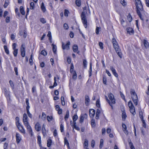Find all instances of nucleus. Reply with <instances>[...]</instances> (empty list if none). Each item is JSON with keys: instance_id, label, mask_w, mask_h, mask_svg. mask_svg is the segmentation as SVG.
<instances>
[{"instance_id": "1", "label": "nucleus", "mask_w": 149, "mask_h": 149, "mask_svg": "<svg viewBox=\"0 0 149 149\" xmlns=\"http://www.w3.org/2000/svg\"><path fill=\"white\" fill-rule=\"evenodd\" d=\"M136 12L140 19L142 20H143V18L142 16L140 11H142L143 8L141 1L140 0H136Z\"/></svg>"}, {"instance_id": "2", "label": "nucleus", "mask_w": 149, "mask_h": 149, "mask_svg": "<svg viewBox=\"0 0 149 149\" xmlns=\"http://www.w3.org/2000/svg\"><path fill=\"white\" fill-rule=\"evenodd\" d=\"M112 42L116 52L120 57L121 58L122 57V53L120 52V49L119 48L118 44L116 39L113 38L112 39Z\"/></svg>"}, {"instance_id": "3", "label": "nucleus", "mask_w": 149, "mask_h": 149, "mask_svg": "<svg viewBox=\"0 0 149 149\" xmlns=\"http://www.w3.org/2000/svg\"><path fill=\"white\" fill-rule=\"evenodd\" d=\"M87 8L85 7L83 8V11L82 12L81 15V17L84 26L85 28H86L87 26V20L85 15L87 13Z\"/></svg>"}, {"instance_id": "4", "label": "nucleus", "mask_w": 149, "mask_h": 149, "mask_svg": "<svg viewBox=\"0 0 149 149\" xmlns=\"http://www.w3.org/2000/svg\"><path fill=\"white\" fill-rule=\"evenodd\" d=\"M107 97V101L112 108L113 107V105L115 104L116 103L115 99L114 98L113 95L111 93L108 95V97L110 100L108 99L107 97Z\"/></svg>"}, {"instance_id": "5", "label": "nucleus", "mask_w": 149, "mask_h": 149, "mask_svg": "<svg viewBox=\"0 0 149 149\" xmlns=\"http://www.w3.org/2000/svg\"><path fill=\"white\" fill-rule=\"evenodd\" d=\"M130 93L132 95V101L134 104L136 105L138 104V99L137 95L134 90L132 89L131 90Z\"/></svg>"}, {"instance_id": "6", "label": "nucleus", "mask_w": 149, "mask_h": 149, "mask_svg": "<svg viewBox=\"0 0 149 149\" xmlns=\"http://www.w3.org/2000/svg\"><path fill=\"white\" fill-rule=\"evenodd\" d=\"M16 125L18 129L21 132L24 134L25 133V131L23 128V127L19 123H17Z\"/></svg>"}, {"instance_id": "7", "label": "nucleus", "mask_w": 149, "mask_h": 149, "mask_svg": "<svg viewBox=\"0 0 149 149\" xmlns=\"http://www.w3.org/2000/svg\"><path fill=\"white\" fill-rule=\"evenodd\" d=\"M25 45L24 44H22L21 49V54L22 56L24 57L25 56Z\"/></svg>"}, {"instance_id": "8", "label": "nucleus", "mask_w": 149, "mask_h": 149, "mask_svg": "<svg viewBox=\"0 0 149 149\" xmlns=\"http://www.w3.org/2000/svg\"><path fill=\"white\" fill-rule=\"evenodd\" d=\"M128 105L130 108V112H135L134 107L131 101L128 102Z\"/></svg>"}, {"instance_id": "9", "label": "nucleus", "mask_w": 149, "mask_h": 149, "mask_svg": "<svg viewBox=\"0 0 149 149\" xmlns=\"http://www.w3.org/2000/svg\"><path fill=\"white\" fill-rule=\"evenodd\" d=\"M35 129L36 131L39 132L41 129V126L39 122H37L35 125Z\"/></svg>"}, {"instance_id": "10", "label": "nucleus", "mask_w": 149, "mask_h": 149, "mask_svg": "<svg viewBox=\"0 0 149 149\" xmlns=\"http://www.w3.org/2000/svg\"><path fill=\"white\" fill-rule=\"evenodd\" d=\"M96 105L97 107H99L97 110L96 112H100L102 110L100 108V104L99 99L97 100L96 102Z\"/></svg>"}, {"instance_id": "11", "label": "nucleus", "mask_w": 149, "mask_h": 149, "mask_svg": "<svg viewBox=\"0 0 149 149\" xmlns=\"http://www.w3.org/2000/svg\"><path fill=\"white\" fill-rule=\"evenodd\" d=\"M42 133L43 135L44 136H46V130L45 129V125L44 124H43L42 126Z\"/></svg>"}, {"instance_id": "12", "label": "nucleus", "mask_w": 149, "mask_h": 149, "mask_svg": "<svg viewBox=\"0 0 149 149\" xmlns=\"http://www.w3.org/2000/svg\"><path fill=\"white\" fill-rule=\"evenodd\" d=\"M126 30L127 33L130 34L131 35L133 34L134 31L132 28H127Z\"/></svg>"}, {"instance_id": "13", "label": "nucleus", "mask_w": 149, "mask_h": 149, "mask_svg": "<svg viewBox=\"0 0 149 149\" xmlns=\"http://www.w3.org/2000/svg\"><path fill=\"white\" fill-rule=\"evenodd\" d=\"M85 103L86 105H88L90 101V99L88 96L86 95L85 96Z\"/></svg>"}, {"instance_id": "14", "label": "nucleus", "mask_w": 149, "mask_h": 149, "mask_svg": "<svg viewBox=\"0 0 149 149\" xmlns=\"http://www.w3.org/2000/svg\"><path fill=\"white\" fill-rule=\"evenodd\" d=\"M16 141L18 143L21 141V138L19 134L17 133L16 135Z\"/></svg>"}, {"instance_id": "15", "label": "nucleus", "mask_w": 149, "mask_h": 149, "mask_svg": "<svg viewBox=\"0 0 149 149\" xmlns=\"http://www.w3.org/2000/svg\"><path fill=\"white\" fill-rule=\"evenodd\" d=\"M26 127L27 130L29 131L30 134L31 135V136H32V132L31 128L30 126L29 125H28L26 126Z\"/></svg>"}, {"instance_id": "16", "label": "nucleus", "mask_w": 149, "mask_h": 149, "mask_svg": "<svg viewBox=\"0 0 149 149\" xmlns=\"http://www.w3.org/2000/svg\"><path fill=\"white\" fill-rule=\"evenodd\" d=\"M52 49L53 52L54 54H56V45H54V44H52Z\"/></svg>"}, {"instance_id": "17", "label": "nucleus", "mask_w": 149, "mask_h": 149, "mask_svg": "<svg viewBox=\"0 0 149 149\" xmlns=\"http://www.w3.org/2000/svg\"><path fill=\"white\" fill-rule=\"evenodd\" d=\"M41 9L43 13L45 12L46 11V9L45 6L43 2H42L41 3Z\"/></svg>"}, {"instance_id": "18", "label": "nucleus", "mask_w": 149, "mask_h": 149, "mask_svg": "<svg viewBox=\"0 0 149 149\" xmlns=\"http://www.w3.org/2000/svg\"><path fill=\"white\" fill-rule=\"evenodd\" d=\"M143 43L145 47L146 48L149 47V43L146 40L144 39L143 41Z\"/></svg>"}, {"instance_id": "19", "label": "nucleus", "mask_w": 149, "mask_h": 149, "mask_svg": "<svg viewBox=\"0 0 149 149\" xmlns=\"http://www.w3.org/2000/svg\"><path fill=\"white\" fill-rule=\"evenodd\" d=\"M20 11L22 15H25V13L24 8L23 6H21L20 7Z\"/></svg>"}, {"instance_id": "20", "label": "nucleus", "mask_w": 149, "mask_h": 149, "mask_svg": "<svg viewBox=\"0 0 149 149\" xmlns=\"http://www.w3.org/2000/svg\"><path fill=\"white\" fill-rule=\"evenodd\" d=\"M127 115L126 114L125 112H123L122 114V120L123 121H125L126 118L127 117Z\"/></svg>"}, {"instance_id": "21", "label": "nucleus", "mask_w": 149, "mask_h": 149, "mask_svg": "<svg viewBox=\"0 0 149 149\" xmlns=\"http://www.w3.org/2000/svg\"><path fill=\"white\" fill-rule=\"evenodd\" d=\"M91 126L92 127H94L95 126V123L94 119H92L91 121Z\"/></svg>"}, {"instance_id": "22", "label": "nucleus", "mask_w": 149, "mask_h": 149, "mask_svg": "<svg viewBox=\"0 0 149 149\" xmlns=\"http://www.w3.org/2000/svg\"><path fill=\"white\" fill-rule=\"evenodd\" d=\"M73 49L74 52H76L78 50V47L77 45H74L73 46Z\"/></svg>"}, {"instance_id": "23", "label": "nucleus", "mask_w": 149, "mask_h": 149, "mask_svg": "<svg viewBox=\"0 0 149 149\" xmlns=\"http://www.w3.org/2000/svg\"><path fill=\"white\" fill-rule=\"evenodd\" d=\"M120 1L121 4L123 6H125L127 5V2L125 0H120Z\"/></svg>"}, {"instance_id": "24", "label": "nucleus", "mask_w": 149, "mask_h": 149, "mask_svg": "<svg viewBox=\"0 0 149 149\" xmlns=\"http://www.w3.org/2000/svg\"><path fill=\"white\" fill-rule=\"evenodd\" d=\"M4 48L5 52L7 54H9V51L8 49L7 46L6 45H4Z\"/></svg>"}, {"instance_id": "25", "label": "nucleus", "mask_w": 149, "mask_h": 149, "mask_svg": "<svg viewBox=\"0 0 149 149\" xmlns=\"http://www.w3.org/2000/svg\"><path fill=\"white\" fill-rule=\"evenodd\" d=\"M55 109L57 111H58V112H62V109H60L59 106L58 105H57L55 107Z\"/></svg>"}, {"instance_id": "26", "label": "nucleus", "mask_w": 149, "mask_h": 149, "mask_svg": "<svg viewBox=\"0 0 149 149\" xmlns=\"http://www.w3.org/2000/svg\"><path fill=\"white\" fill-rule=\"evenodd\" d=\"M61 103L62 105L64 106L65 104V102L64 100V98L62 96L61 97Z\"/></svg>"}, {"instance_id": "27", "label": "nucleus", "mask_w": 149, "mask_h": 149, "mask_svg": "<svg viewBox=\"0 0 149 149\" xmlns=\"http://www.w3.org/2000/svg\"><path fill=\"white\" fill-rule=\"evenodd\" d=\"M52 142L51 139H49L47 140V145L48 147H49L50 146Z\"/></svg>"}, {"instance_id": "28", "label": "nucleus", "mask_w": 149, "mask_h": 149, "mask_svg": "<svg viewBox=\"0 0 149 149\" xmlns=\"http://www.w3.org/2000/svg\"><path fill=\"white\" fill-rule=\"evenodd\" d=\"M26 120H28V117L27 114L25 113L23 115V121Z\"/></svg>"}, {"instance_id": "29", "label": "nucleus", "mask_w": 149, "mask_h": 149, "mask_svg": "<svg viewBox=\"0 0 149 149\" xmlns=\"http://www.w3.org/2000/svg\"><path fill=\"white\" fill-rule=\"evenodd\" d=\"M73 128H75V129L77 130H80L79 128L76 125V123L74 122V123Z\"/></svg>"}, {"instance_id": "30", "label": "nucleus", "mask_w": 149, "mask_h": 149, "mask_svg": "<svg viewBox=\"0 0 149 149\" xmlns=\"http://www.w3.org/2000/svg\"><path fill=\"white\" fill-rule=\"evenodd\" d=\"M84 146V147H87L88 146V141L86 139H85ZM84 148H85V147H84Z\"/></svg>"}, {"instance_id": "31", "label": "nucleus", "mask_w": 149, "mask_h": 149, "mask_svg": "<svg viewBox=\"0 0 149 149\" xmlns=\"http://www.w3.org/2000/svg\"><path fill=\"white\" fill-rule=\"evenodd\" d=\"M75 3L78 6H80L81 5L80 0H76L75 1Z\"/></svg>"}, {"instance_id": "32", "label": "nucleus", "mask_w": 149, "mask_h": 149, "mask_svg": "<svg viewBox=\"0 0 149 149\" xmlns=\"http://www.w3.org/2000/svg\"><path fill=\"white\" fill-rule=\"evenodd\" d=\"M13 50L14 51L13 52V54H14V55L15 57H16L17 56V54L18 53V49H16Z\"/></svg>"}, {"instance_id": "33", "label": "nucleus", "mask_w": 149, "mask_h": 149, "mask_svg": "<svg viewBox=\"0 0 149 149\" xmlns=\"http://www.w3.org/2000/svg\"><path fill=\"white\" fill-rule=\"evenodd\" d=\"M72 78L74 79H76L77 78V74L76 72H73L72 73Z\"/></svg>"}, {"instance_id": "34", "label": "nucleus", "mask_w": 149, "mask_h": 149, "mask_svg": "<svg viewBox=\"0 0 149 149\" xmlns=\"http://www.w3.org/2000/svg\"><path fill=\"white\" fill-rule=\"evenodd\" d=\"M127 19L130 22H131L132 20V17L130 14H129L127 15Z\"/></svg>"}, {"instance_id": "35", "label": "nucleus", "mask_w": 149, "mask_h": 149, "mask_svg": "<svg viewBox=\"0 0 149 149\" xmlns=\"http://www.w3.org/2000/svg\"><path fill=\"white\" fill-rule=\"evenodd\" d=\"M78 118L76 114H75L73 117V120L74 122V123L75 122V121Z\"/></svg>"}, {"instance_id": "36", "label": "nucleus", "mask_w": 149, "mask_h": 149, "mask_svg": "<svg viewBox=\"0 0 149 149\" xmlns=\"http://www.w3.org/2000/svg\"><path fill=\"white\" fill-rule=\"evenodd\" d=\"M70 45V42L69 41L67 42V43L66 44V49L68 50L69 49V46Z\"/></svg>"}, {"instance_id": "37", "label": "nucleus", "mask_w": 149, "mask_h": 149, "mask_svg": "<svg viewBox=\"0 0 149 149\" xmlns=\"http://www.w3.org/2000/svg\"><path fill=\"white\" fill-rule=\"evenodd\" d=\"M34 4L33 2H31L30 3V8L31 9H33L34 8Z\"/></svg>"}, {"instance_id": "38", "label": "nucleus", "mask_w": 149, "mask_h": 149, "mask_svg": "<svg viewBox=\"0 0 149 149\" xmlns=\"http://www.w3.org/2000/svg\"><path fill=\"white\" fill-rule=\"evenodd\" d=\"M101 29V28L100 27H96V30H95V33L96 34H99V30Z\"/></svg>"}, {"instance_id": "39", "label": "nucleus", "mask_w": 149, "mask_h": 149, "mask_svg": "<svg viewBox=\"0 0 149 149\" xmlns=\"http://www.w3.org/2000/svg\"><path fill=\"white\" fill-rule=\"evenodd\" d=\"M83 64L84 67V68H86V67L87 65V61L85 59H84L83 60Z\"/></svg>"}, {"instance_id": "40", "label": "nucleus", "mask_w": 149, "mask_h": 149, "mask_svg": "<svg viewBox=\"0 0 149 149\" xmlns=\"http://www.w3.org/2000/svg\"><path fill=\"white\" fill-rule=\"evenodd\" d=\"M9 83L12 88L13 89L14 88V85L13 81L11 80H10L9 81Z\"/></svg>"}, {"instance_id": "41", "label": "nucleus", "mask_w": 149, "mask_h": 149, "mask_svg": "<svg viewBox=\"0 0 149 149\" xmlns=\"http://www.w3.org/2000/svg\"><path fill=\"white\" fill-rule=\"evenodd\" d=\"M129 145L131 149H135L132 143L130 142L129 143Z\"/></svg>"}, {"instance_id": "42", "label": "nucleus", "mask_w": 149, "mask_h": 149, "mask_svg": "<svg viewBox=\"0 0 149 149\" xmlns=\"http://www.w3.org/2000/svg\"><path fill=\"white\" fill-rule=\"evenodd\" d=\"M139 116H140V118L141 121H142L143 120H144L143 119V113H142V112L140 113Z\"/></svg>"}, {"instance_id": "43", "label": "nucleus", "mask_w": 149, "mask_h": 149, "mask_svg": "<svg viewBox=\"0 0 149 149\" xmlns=\"http://www.w3.org/2000/svg\"><path fill=\"white\" fill-rule=\"evenodd\" d=\"M41 54L44 56H46L47 54L46 52L44 50H42L41 52Z\"/></svg>"}, {"instance_id": "44", "label": "nucleus", "mask_w": 149, "mask_h": 149, "mask_svg": "<svg viewBox=\"0 0 149 149\" xmlns=\"http://www.w3.org/2000/svg\"><path fill=\"white\" fill-rule=\"evenodd\" d=\"M46 118V115L44 112L42 113L41 118L42 119L44 120Z\"/></svg>"}, {"instance_id": "45", "label": "nucleus", "mask_w": 149, "mask_h": 149, "mask_svg": "<svg viewBox=\"0 0 149 149\" xmlns=\"http://www.w3.org/2000/svg\"><path fill=\"white\" fill-rule=\"evenodd\" d=\"M110 70L112 71L113 74L116 72V70L113 66H110Z\"/></svg>"}, {"instance_id": "46", "label": "nucleus", "mask_w": 149, "mask_h": 149, "mask_svg": "<svg viewBox=\"0 0 149 149\" xmlns=\"http://www.w3.org/2000/svg\"><path fill=\"white\" fill-rule=\"evenodd\" d=\"M60 130L61 132H63L64 131V127L62 124L60 125Z\"/></svg>"}, {"instance_id": "47", "label": "nucleus", "mask_w": 149, "mask_h": 149, "mask_svg": "<svg viewBox=\"0 0 149 149\" xmlns=\"http://www.w3.org/2000/svg\"><path fill=\"white\" fill-rule=\"evenodd\" d=\"M47 36L49 37V39L50 40V39H52L51 37V33L50 31H49L48 32V33L47 35Z\"/></svg>"}, {"instance_id": "48", "label": "nucleus", "mask_w": 149, "mask_h": 149, "mask_svg": "<svg viewBox=\"0 0 149 149\" xmlns=\"http://www.w3.org/2000/svg\"><path fill=\"white\" fill-rule=\"evenodd\" d=\"M10 22V18L9 17H6V22L7 23H9Z\"/></svg>"}, {"instance_id": "49", "label": "nucleus", "mask_w": 149, "mask_h": 149, "mask_svg": "<svg viewBox=\"0 0 149 149\" xmlns=\"http://www.w3.org/2000/svg\"><path fill=\"white\" fill-rule=\"evenodd\" d=\"M16 46L17 44L16 43H14L13 44L12 46L13 50H15L17 49L16 48Z\"/></svg>"}, {"instance_id": "50", "label": "nucleus", "mask_w": 149, "mask_h": 149, "mask_svg": "<svg viewBox=\"0 0 149 149\" xmlns=\"http://www.w3.org/2000/svg\"><path fill=\"white\" fill-rule=\"evenodd\" d=\"M106 132V130L105 128H103L102 130V135H104Z\"/></svg>"}, {"instance_id": "51", "label": "nucleus", "mask_w": 149, "mask_h": 149, "mask_svg": "<svg viewBox=\"0 0 149 149\" xmlns=\"http://www.w3.org/2000/svg\"><path fill=\"white\" fill-rule=\"evenodd\" d=\"M103 83L105 84H106L107 79H106V77H103Z\"/></svg>"}, {"instance_id": "52", "label": "nucleus", "mask_w": 149, "mask_h": 149, "mask_svg": "<svg viewBox=\"0 0 149 149\" xmlns=\"http://www.w3.org/2000/svg\"><path fill=\"white\" fill-rule=\"evenodd\" d=\"M52 119V116H47V120L48 121H51Z\"/></svg>"}, {"instance_id": "53", "label": "nucleus", "mask_w": 149, "mask_h": 149, "mask_svg": "<svg viewBox=\"0 0 149 149\" xmlns=\"http://www.w3.org/2000/svg\"><path fill=\"white\" fill-rule=\"evenodd\" d=\"M99 45L101 49H103V44L102 42H100L99 43Z\"/></svg>"}, {"instance_id": "54", "label": "nucleus", "mask_w": 149, "mask_h": 149, "mask_svg": "<svg viewBox=\"0 0 149 149\" xmlns=\"http://www.w3.org/2000/svg\"><path fill=\"white\" fill-rule=\"evenodd\" d=\"M89 116L91 118L93 117L95 114V112H89Z\"/></svg>"}, {"instance_id": "55", "label": "nucleus", "mask_w": 149, "mask_h": 149, "mask_svg": "<svg viewBox=\"0 0 149 149\" xmlns=\"http://www.w3.org/2000/svg\"><path fill=\"white\" fill-rule=\"evenodd\" d=\"M40 21L41 22L44 24L46 22L45 19L43 18L40 19Z\"/></svg>"}, {"instance_id": "56", "label": "nucleus", "mask_w": 149, "mask_h": 149, "mask_svg": "<svg viewBox=\"0 0 149 149\" xmlns=\"http://www.w3.org/2000/svg\"><path fill=\"white\" fill-rule=\"evenodd\" d=\"M95 141L94 140H92L91 142V146L93 148L95 146Z\"/></svg>"}, {"instance_id": "57", "label": "nucleus", "mask_w": 149, "mask_h": 149, "mask_svg": "<svg viewBox=\"0 0 149 149\" xmlns=\"http://www.w3.org/2000/svg\"><path fill=\"white\" fill-rule=\"evenodd\" d=\"M8 143H5L4 144L3 148L4 149H6L8 146Z\"/></svg>"}, {"instance_id": "58", "label": "nucleus", "mask_w": 149, "mask_h": 149, "mask_svg": "<svg viewBox=\"0 0 149 149\" xmlns=\"http://www.w3.org/2000/svg\"><path fill=\"white\" fill-rule=\"evenodd\" d=\"M84 119L85 118L81 115L79 121L80 123H82L83 122Z\"/></svg>"}, {"instance_id": "59", "label": "nucleus", "mask_w": 149, "mask_h": 149, "mask_svg": "<svg viewBox=\"0 0 149 149\" xmlns=\"http://www.w3.org/2000/svg\"><path fill=\"white\" fill-rule=\"evenodd\" d=\"M142 122L143 123V125H142L145 128H146V123L145 122V120H143V121H142Z\"/></svg>"}, {"instance_id": "60", "label": "nucleus", "mask_w": 149, "mask_h": 149, "mask_svg": "<svg viewBox=\"0 0 149 149\" xmlns=\"http://www.w3.org/2000/svg\"><path fill=\"white\" fill-rule=\"evenodd\" d=\"M122 126L123 128V130L127 129L126 126L124 123L122 124Z\"/></svg>"}, {"instance_id": "61", "label": "nucleus", "mask_w": 149, "mask_h": 149, "mask_svg": "<svg viewBox=\"0 0 149 149\" xmlns=\"http://www.w3.org/2000/svg\"><path fill=\"white\" fill-rule=\"evenodd\" d=\"M146 6L149 8V0H145Z\"/></svg>"}, {"instance_id": "62", "label": "nucleus", "mask_w": 149, "mask_h": 149, "mask_svg": "<svg viewBox=\"0 0 149 149\" xmlns=\"http://www.w3.org/2000/svg\"><path fill=\"white\" fill-rule=\"evenodd\" d=\"M67 61L68 63H70L71 61V58L69 57H68L67 58Z\"/></svg>"}, {"instance_id": "63", "label": "nucleus", "mask_w": 149, "mask_h": 149, "mask_svg": "<svg viewBox=\"0 0 149 149\" xmlns=\"http://www.w3.org/2000/svg\"><path fill=\"white\" fill-rule=\"evenodd\" d=\"M120 96H121V97H122V98L124 100H125V96L122 93V92H120Z\"/></svg>"}, {"instance_id": "64", "label": "nucleus", "mask_w": 149, "mask_h": 149, "mask_svg": "<svg viewBox=\"0 0 149 149\" xmlns=\"http://www.w3.org/2000/svg\"><path fill=\"white\" fill-rule=\"evenodd\" d=\"M23 121L25 126L29 125V123L28 122V120L24 121Z\"/></svg>"}]
</instances>
